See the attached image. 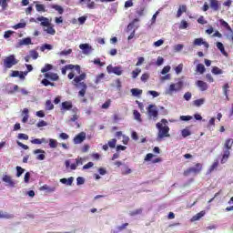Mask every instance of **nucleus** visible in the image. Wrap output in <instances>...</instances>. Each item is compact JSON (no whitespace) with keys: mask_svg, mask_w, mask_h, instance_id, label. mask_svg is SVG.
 <instances>
[{"mask_svg":"<svg viewBox=\"0 0 233 233\" xmlns=\"http://www.w3.org/2000/svg\"><path fill=\"white\" fill-rule=\"evenodd\" d=\"M212 74H214V76H219L221 74H223V71L218 67V66H214L211 70Z\"/></svg>","mask_w":233,"mask_h":233,"instance_id":"obj_36","label":"nucleus"},{"mask_svg":"<svg viewBox=\"0 0 233 233\" xmlns=\"http://www.w3.org/2000/svg\"><path fill=\"white\" fill-rule=\"evenodd\" d=\"M183 86H185L183 80H178L175 84H170L169 87L166 90V95L173 96L176 92H181V90H183Z\"/></svg>","mask_w":233,"mask_h":233,"instance_id":"obj_3","label":"nucleus"},{"mask_svg":"<svg viewBox=\"0 0 233 233\" xmlns=\"http://www.w3.org/2000/svg\"><path fill=\"white\" fill-rule=\"evenodd\" d=\"M41 52H45V50H52V45L45 44L40 48Z\"/></svg>","mask_w":233,"mask_h":233,"instance_id":"obj_50","label":"nucleus"},{"mask_svg":"<svg viewBox=\"0 0 233 233\" xmlns=\"http://www.w3.org/2000/svg\"><path fill=\"white\" fill-rule=\"evenodd\" d=\"M141 74V68H136L135 70H133L132 72H131V75H132V78L133 79H136V78H137V76H139Z\"/></svg>","mask_w":233,"mask_h":233,"instance_id":"obj_33","label":"nucleus"},{"mask_svg":"<svg viewBox=\"0 0 233 233\" xmlns=\"http://www.w3.org/2000/svg\"><path fill=\"white\" fill-rule=\"evenodd\" d=\"M57 140L54 139V138H50L49 139V147L50 148H57Z\"/></svg>","mask_w":233,"mask_h":233,"instance_id":"obj_38","label":"nucleus"},{"mask_svg":"<svg viewBox=\"0 0 233 233\" xmlns=\"http://www.w3.org/2000/svg\"><path fill=\"white\" fill-rule=\"evenodd\" d=\"M209 6L214 10V12H218L219 10V1L218 0H209Z\"/></svg>","mask_w":233,"mask_h":233,"instance_id":"obj_17","label":"nucleus"},{"mask_svg":"<svg viewBox=\"0 0 233 233\" xmlns=\"http://www.w3.org/2000/svg\"><path fill=\"white\" fill-rule=\"evenodd\" d=\"M232 145H233V139L232 138H228L225 141L224 147L227 150L230 151L232 149Z\"/></svg>","mask_w":233,"mask_h":233,"instance_id":"obj_22","label":"nucleus"},{"mask_svg":"<svg viewBox=\"0 0 233 233\" xmlns=\"http://www.w3.org/2000/svg\"><path fill=\"white\" fill-rule=\"evenodd\" d=\"M217 48H218V50H220L221 54L223 56H228V53H227V51H225V46H223V43L221 42H217Z\"/></svg>","mask_w":233,"mask_h":233,"instance_id":"obj_21","label":"nucleus"},{"mask_svg":"<svg viewBox=\"0 0 233 233\" xmlns=\"http://www.w3.org/2000/svg\"><path fill=\"white\" fill-rule=\"evenodd\" d=\"M168 121L163 118L161 122H157L156 127L158 130L157 136V141H162L165 137H170V127L167 125Z\"/></svg>","mask_w":233,"mask_h":233,"instance_id":"obj_1","label":"nucleus"},{"mask_svg":"<svg viewBox=\"0 0 233 233\" xmlns=\"http://www.w3.org/2000/svg\"><path fill=\"white\" fill-rule=\"evenodd\" d=\"M147 114L156 121V119H157V116H159V111H157V107L156 106L149 105L147 107Z\"/></svg>","mask_w":233,"mask_h":233,"instance_id":"obj_10","label":"nucleus"},{"mask_svg":"<svg viewBox=\"0 0 233 233\" xmlns=\"http://www.w3.org/2000/svg\"><path fill=\"white\" fill-rule=\"evenodd\" d=\"M205 41H203V38H196L193 42V45L195 46H201Z\"/></svg>","mask_w":233,"mask_h":233,"instance_id":"obj_44","label":"nucleus"},{"mask_svg":"<svg viewBox=\"0 0 233 233\" xmlns=\"http://www.w3.org/2000/svg\"><path fill=\"white\" fill-rule=\"evenodd\" d=\"M12 218H14V215L12 214H8V213H0V218L1 219H12Z\"/></svg>","mask_w":233,"mask_h":233,"instance_id":"obj_34","label":"nucleus"},{"mask_svg":"<svg viewBox=\"0 0 233 233\" xmlns=\"http://www.w3.org/2000/svg\"><path fill=\"white\" fill-rule=\"evenodd\" d=\"M12 34H14V31H11V30L5 31L4 34L5 39H8L12 37Z\"/></svg>","mask_w":233,"mask_h":233,"instance_id":"obj_59","label":"nucleus"},{"mask_svg":"<svg viewBox=\"0 0 233 233\" xmlns=\"http://www.w3.org/2000/svg\"><path fill=\"white\" fill-rule=\"evenodd\" d=\"M218 166H219V161L215 160L214 163L209 167V172H214Z\"/></svg>","mask_w":233,"mask_h":233,"instance_id":"obj_43","label":"nucleus"},{"mask_svg":"<svg viewBox=\"0 0 233 233\" xmlns=\"http://www.w3.org/2000/svg\"><path fill=\"white\" fill-rule=\"evenodd\" d=\"M170 72V66H166L163 67L161 74L162 76H165Z\"/></svg>","mask_w":233,"mask_h":233,"instance_id":"obj_52","label":"nucleus"},{"mask_svg":"<svg viewBox=\"0 0 233 233\" xmlns=\"http://www.w3.org/2000/svg\"><path fill=\"white\" fill-rule=\"evenodd\" d=\"M70 54H72V49L61 51L58 56H70Z\"/></svg>","mask_w":233,"mask_h":233,"instance_id":"obj_53","label":"nucleus"},{"mask_svg":"<svg viewBox=\"0 0 233 233\" xmlns=\"http://www.w3.org/2000/svg\"><path fill=\"white\" fill-rule=\"evenodd\" d=\"M51 8H53L54 10H56V12H58V14L60 15H63V13L65 12V9H63L61 5H52Z\"/></svg>","mask_w":233,"mask_h":233,"instance_id":"obj_30","label":"nucleus"},{"mask_svg":"<svg viewBox=\"0 0 233 233\" xmlns=\"http://www.w3.org/2000/svg\"><path fill=\"white\" fill-rule=\"evenodd\" d=\"M68 79H73V83H75V85H81L82 81H85V79H86V73H82L79 76H76V73H74V71H71L68 75H67Z\"/></svg>","mask_w":233,"mask_h":233,"instance_id":"obj_5","label":"nucleus"},{"mask_svg":"<svg viewBox=\"0 0 233 233\" xmlns=\"http://www.w3.org/2000/svg\"><path fill=\"white\" fill-rule=\"evenodd\" d=\"M17 63H19V60L15 59V55H10L4 59L5 68H12V66H15Z\"/></svg>","mask_w":233,"mask_h":233,"instance_id":"obj_6","label":"nucleus"},{"mask_svg":"<svg viewBox=\"0 0 233 233\" xmlns=\"http://www.w3.org/2000/svg\"><path fill=\"white\" fill-rule=\"evenodd\" d=\"M144 63H145V57L139 56L136 64V66H141V65H143Z\"/></svg>","mask_w":233,"mask_h":233,"instance_id":"obj_56","label":"nucleus"},{"mask_svg":"<svg viewBox=\"0 0 233 233\" xmlns=\"http://www.w3.org/2000/svg\"><path fill=\"white\" fill-rule=\"evenodd\" d=\"M176 74H181L183 72V64H179L176 68H175Z\"/></svg>","mask_w":233,"mask_h":233,"instance_id":"obj_55","label":"nucleus"},{"mask_svg":"<svg viewBox=\"0 0 233 233\" xmlns=\"http://www.w3.org/2000/svg\"><path fill=\"white\" fill-rule=\"evenodd\" d=\"M32 45V38L25 37L18 42V46Z\"/></svg>","mask_w":233,"mask_h":233,"instance_id":"obj_19","label":"nucleus"},{"mask_svg":"<svg viewBox=\"0 0 233 233\" xmlns=\"http://www.w3.org/2000/svg\"><path fill=\"white\" fill-rule=\"evenodd\" d=\"M141 81L143 83H147V81H148V79H150V75L148 73H144L141 77H140Z\"/></svg>","mask_w":233,"mask_h":233,"instance_id":"obj_45","label":"nucleus"},{"mask_svg":"<svg viewBox=\"0 0 233 233\" xmlns=\"http://www.w3.org/2000/svg\"><path fill=\"white\" fill-rule=\"evenodd\" d=\"M74 108V105L72 104V101H65L62 102L61 110H71Z\"/></svg>","mask_w":233,"mask_h":233,"instance_id":"obj_12","label":"nucleus"},{"mask_svg":"<svg viewBox=\"0 0 233 233\" xmlns=\"http://www.w3.org/2000/svg\"><path fill=\"white\" fill-rule=\"evenodd\" d=\"M2 181H4V183H8L9 187H15V182H14V180H12V177L8 175H5Z\"/></svg>","mask_w":233,"mask_h":233,"instance_id":"obj_16","label":"nucleus"},{"mask_svg":"<svg viewBox=\"0 0 233 233\" xmlns=\"http://www.w3.org/2000/svg\"><path fill=\"white\" fill-rule=\"evenodd\" d=\"M85 139H86V133L80 132L74 137L73 142L75 145H81Z\"/></svg>","mask_w":233,"mask_h":233,"instance_id":"obj_11","label":"nucleus"},{"mask_svg":"<svg viewBox=\"0 0 233 233\" xmlns=\"http://www.w3.org/2000/svg\"><path fill=\"white\" fill-rule=\"evenodd\" d=\"M131 94L134 96V97H138V96H141L143 94V90L137 89V88H132Z\"/></svg>","mask_w":233,"mask_h":233,"instance_id":"obj_29","label":"nucleus"},{"mask_svg":"<svg viewBox=\"0 0 233 233\" xmlns=\"http://www.w3.org/2000/svg\"><path fill=\"white\" fill-rule=\"evenodd\" d=\"M80 86H82V89L78 92V95L80 96V97H85V94H86L87 86L85 82H81Z\"/></svg>","mask_w":233,"mask_h":233,"instance_id":"obj_20","label":"nucleus"},{"mask_svg":"<svg viewBox=\"0 0 233 233\" xmlns=\"http://www.w3.org/2000/svg\"><path fill=\"white\" fill-rule=\"evenodd\" d=\"M52 68H54V66L50 64H46L42 69L41 72L42 74H46V72H50V70H52Z\"/></svg>","mask_w":233,"mask_h":233,"instance_id":"obj_31","label":"nucleus"},{"mask_svg":"<svg viewBox=\"0 0 233 233\" xmlns=\"http://www.w3.org/2000/svg\"><path fill=\"white\" fill-rule=\"evenodd\" d=\"M142 213H143V209L138 208V209L130 211L129 216H139V214H142Z\"/></svg>","mask_w":233,"mask_h":233,"instance_id":"obj_48","label":"nucleus"},{"mask_svg":"<svg viewBox=\"0 0 233 233\" xmlns=\"http://www.w3.org/2000/svg\"><path fill=\"white\" fill-rule=\"evenodd\" d=\"M65 165H66V168H71V170H76L79 165H83V158L78 157L77 158H76V163L71 165H70V160H66Z\"/></svg>","mask_w":233,"mask_h":233,"instance_id":"obj_8","label":"nucleus"},{"mask_svg":"<svg viewBox=\"0 0 233 233\" xmlns=\"http://www.w3.org/2000/svg\"><path fill=\"white\" fill-rule=\"evenodd\" d=\"M181 121H190L192 119L191 116H180Z\"/></svg>","mask_w":233,"mask_h":233,"instance_id":"obj_64","label":"nucleus"},{"mask_svg":"<svg viewBox=\"0 0 233 233\" xmlns=\"http://www.w3.org/2000/svg\"><path fill=\"white\" fill-rule=\"evenodd\" d=\"M18 139H24L25 141H28V135L25 133L18 134Z\"/></svg>","mask_w":233,"mask_h":233,"instance_id":"obj_58","label":"nucleus"},{"mask_svg":"<svg viewBox=\"0 0 233 233\" xmlns=\"http://www.w3.org/2000/svg\"><path fill=\"white\" fill-rule=\"evenodd\" d=\"M32 145H42V143H46V138H35L31 140Z\"/></svg>","mask_w":233,"mask_h":233,"instance_id":"obj_27","label":"nucleus"},{"mask_svg":"<svg viewBox=\"0 0 233 233\" xmlns=\"http://www.w3.org/2000/svg\"><path fill=\"white\" fill-rule=\"evenodd\" d=\"M203 170V164L197 163L195 167H188L184 171L183 175L187 177L190 176V174H194L195 176L199 174Z\"/></svg>","mask_w":233,"mask_h":233,"instance_id":"obj_4","label":"nucleus"},{"mask_svg":"<svg viewBox=\"0 0 233 233\" xmlns=\"http://www.w3.org/2000/svg\"><path fill=\"white\" fill-rule=\"evenodd\" d=\"M219 23H220V25L223 26V28L228 30V32H232V27H230V25H228V23H227V21L220 19Z\"/></svg>","mask_w":233,"mask_h":233,"instance_id":"obj_23","label":"nucleus"},{"mask_svg":"<svg viewBox=\"0 0 233 233\" xmlns=\"http://www.w3.org/2000/svg\"><path fill=\"white\" fill-rule=\"evenodd\" d=\"M228 157H230V151L228 150L224 151V155L221 159V164L223 165L227 163V161L228 160Z\"/></svg>","mask_w":233,"mask_h":233,"instance_id":"obj_25","label":"nucleus"},{"mask_svg":"<svg viewBox=\"0 0 233 233\" xmlns=\"http://www.w3.org/2000/svg\"><path fill=\"white\" fill-rule=\"evenodd\" d=\"M66 70H72V72H74V70H76V74H81V66L79 65H66L64 67H62L61 72L63 76H66Z\"/></svg>","mask_w":233,"mask_h":233,"instance_id":"obj_7","label":"nucleus"},{"mask_svg":"<svg viewBox=\"0 0 233 233\" xmlns=\"http://www.w3.org/2000/svg\"><path fill=\"white\" fill-rule=\"evenodd\" d=\"M110 103H112V101H110V100L106 101V102L102 105V108H104V109L109 108Z\"/></svg>","mask_w":233,"mask_h":233,"instance_id":"obj_63","label":"nucleus"},{"mask_svg":"<svg viewBox=\"0 0 233 233\" xmlns=\"http://www.w3.org/2000/svg\"><path fill=\"white\" fill-rule=\"evenodd\" d=\"M8 3H10V0H0V6L3 10H6V8H8Z\"/></svg>","mask_w":233,"mask_h":233,"instance_id":"obj_37","label":"nucleus"},{"mask_svg":"<svg viewBox=\"0 0 233 233\" xmlns=\"http://www.w3.org/2000/svg\"><path fill=\"white\" fill-rule=\"evenodd\" d=\"M136 23H139L138 18L133 19V21L128 24L127 28V32H130V30L134 29V26H136Z\"/></svg>","mask_w":233,"mask_h":233,"instance_id":"obj_24","label":"nucleus"},{"mask_svg":"<svg viewBox=\"0 0 233 233\" xmlns=\"http://www.w3.org/2000/svg\"><path fill=\"white\" fill-rule=\"evenodd\" d=\"M197 86H198L201 92H205L206 90H208V85L203 80L197 81Z\"/></svg>","mask_w":233,"mask_h":233,"instance_id":"obj_13","label":"nucleus"},{"mask_svg":"<svg viewBox=\"0 0 233 233\" xmlns=\"http://www.w3.org/2000/svg\"><path fill=\"white\" fill-rule=\"evenodd\" d=\"M104 77H105V74L101 73L96 76L95 83L98 85V83H101V79H103Z\"/></svg>","mask_w":233,"mask_h":233,"instance_id":"obj_57","label":"nucleus"},{"mask_svg":"<svg viewBox=\"0 0 233 233\" xmlns=\"http://www.w3.org/2000/svg\"><path fill=\"white\" fill-rule=\"evenodd\" d=\"M79 48L83 50L84 54H90L92 52V46L88 44H81Z\"/></svg>","mask_w":233,"mask_h":233,"instance_id":"obj_15","label":"nucleus"},{"mask_svg":"<svg viewBox=\"0 0 233 233\" xmlns=\"http://www.w3.org/2000/svg\"><path fill=\"white\" fill-rule=\"evenodd\" d=\"M178 28L179 30H187V28H188V22H187V20H182Z\"/></svg>","mask_w":233,"mask_h":233,"instance_id":"obj_32","label":"nucleus"},{"mask_svg":"<svg viewBox=\"0 0 233 233\" xmlns=\"http://www.w3.org/2000/svg\"><path fill=\"white\" fill-rule=\"evenodd\" d=\"M35 9L37 12H46V10L45 9V5L43 4H36Z\"/></svg>","mask_w":233,"mask_h":233,"instance_id":"obj_47","label":"nucleus"},{"mask_svg":"<svg viewBox=\"0 0 233 233\" xmlns=\"http://www.w3.org/2000/svg\"><path fill=\"white\" fill-rule=\"evenodd\" d=\"M116 143H117V140L116 138H113V139L108 141V147L110 148H116Z\"/></svg>","mask_w":233,"mask_h":233,"instance_id":"obj_49","label":"nucleus"},{"mask_svg":"<svg viewBox=\"0 0 233 233\" xmlns=\"http://www.w3.org/2000/svg\"><path fill=\"white\" fill-rule=\"evenodd\" d=\"M206 212L205 211H200L199 213H198L197 215H195L193 217V221H198V219H201V218H203V216H205Z\"/></svg>","mask_w":233,"mask_h":233,"instance_id":"obj_40","label":"nucleus"},{"mask_svg":"<svg viewBox=\"0 0 233 233\" xmlns=\"http://www.w3.org/2000/svg\"><path fill=\"white\" fill-rule=\"evenodd\" d=\"M181 134H182V137H188V136H190V130L183 129Z\"/></svg>","mask_w":233,"mask_h":233,"instance_id":"obj_60","label":"nucleus"},{"mask_svg":"<svg viewBox=\"0 0 233 233\" xmlns=\"http://www.w3.org/2000/svg\"><path fill=\"white\" fill-rule=\"evenodd\" d=\"M228 88H230V86H228V84H225L223 86V91L226 97H228Z\"/></svg>","mask_w":233,"mask_h":233,"instance_id":"obj_54","label":"nucleus"},{"mask_svg":"<svg viewBox=\"0 0 233 233\" xmlns=\"http://www.w3.org/2000/svg\"><path fill=\"white\" fill-rule=\"evenodd\" d=\"M46 110H54V104L52 103L51 100H46Z\"/></svg>","mask_w":233,"mask_h":233,"instance_id":"obj_46","label":"nucleus"},{"mask_svg":"<svg viewBox=\"0 0 233 233\" xmlns=\"http://www.w3.org/2000/svg\"><path fill=\"white\" fill-rule=\"evenodd\" d=\"M14 30H19V28H26V24L25 22L18 23L13 26Z\"/></svg>","mask_w":233,"mask_h":233,"instance_id":"obj_39","label":"nucleus"},{"mask_svg":"<svg viewBox=\"0 0 233 233\" xmlns=\"http://www.w3.org/2000/svg\"><path fill=\"white\" fill-rule=\"evenodd\" d=\"M133 116L137 121H139V123H141V113H139V111L134 110Z\"/></svg>","mask_w":233,"mask_h":233,"instance_id":"obj_42","label":"nucleus"},{"mask_svg":"<svg viewBox=\"0 0 233 233\" xmlns=\"http://www.w3.org/2000/svg\"><path fill=\"white\" fill-rule=\"evenodd\" d=\"M92 167H94V163L88 162L87 164L83 166V170H88V168H92Z\"/></svg>","mask_w":233,"mask_h":233,"instance_id":"obj_61","label":"nucleus"},{"mask_svg":"<svg viewBox=\"0 0 233 233\" xmlns=\"http://www.w3.org/2000/svg\"><path fill=\"white\" fill-rule=\"evenodd\" d=\"M23 174H25V168L17 166L16 167V177H21V176H23Z\"/></svg>","mask_w":233,"mask_h":233,"instance_id":"obj_41","label":"nucleus"},{"mask_svg":"<svg viewBox=\"0 0 233 233\" xmlns=\"http://www.w3.org/2000/svg\"><path fill=\"white\" fill-rule=\"evenodd\" d=\"M37 21L41 22V26H46V28L45 29V32H46V34H50V35H56V29H54V25L50 24V20H48V18L45 16H39L37 17Z\"/></svg>","mask_w":233,"mask_h":233,"instance_id":"obj_2","label":"nucleus"},{"mask_svg":"<svg viewBox=\"0 0 233 233\" xmlns=\"http://www.w3.org/2000/svg\"><path fill=\"white\" fill-rule=\"evenodd\" d=\"M207 71V69L205 68V65L203 64H198L197 66V70L196 72H198V74H205V72Z\"/></svg>","mask_w":233,"mask_h":233,"instance_id":"obj_28","label":"nucleus"},{"mask_svg":"<svg viewBox=\"0 0 233 233\" xmlns=\"http://www.w3.org/2000/svg\"><path fill=\"white\" fill-rule=\"evenodd\" d=\"M24 181H25V183H29L30 182V172H26L25 174Z\"/></svg>","mask_w":233,"mask_h":233,"instance_id":"obj_62","label":"nucleus"},{"mask_svg":"<svg viewBox=\"0 0 233 233\" xmlns=\"http://www.w3.org/2000/svg\"><path fill=\"white\" fill-rule=\"evenodd\" d=\"M185 12H187V5H179V8L177 13V17L183 15V13H185Z\"/></svg>","mask_w":233,"mask_h":233,"instance_id":"obj_26","label":"nucleus"},{"mask_svg":"<svg viewBox=\"0 0 233 233\" xmlns=\"http://www.w3.org/2000/svg\"><path fill=\"white\" fill-rule=\"evenodd\" d=\"M204 104H205V98H199L193 101V105L195 106H201V105H204Z\"/></svg>","mask_w":233,"mask_h":233,"instance_id":"obj_35","label":"nucleus"},{"mask_svg":"<svg viewBox=\"0 0 233 233\" xmlns=\"http://www.w3.org/2000/svg\"><path fill=\"white\" fill-rule=\"evenodd\" d=\"M44 76L46 79H51V81H57L59 80V76L56 73H45Z\"/></svg>","mask_w":233,"mask_h":233,"instance_id":"obj_18","label":"nucleus"},{"mask_svg":"<svg viewBox=\"0 0 233 233\" xmlns=\"http://www.w3.org/2000/svg\"><path fill=\"white\" fill-rule=\"evenodd\" d=\"M71 112L73 114V116L70 118V121L72 123H76V121L79 119V115H77L79 114V109L77 107H74Z\"/></svg>","mask_w":233,"mask_h":233,"instance_id":"obj_14","label":"nucleus"},{"mask_svg":"<svg viewBox=\"0 0 233 233\" xmlns=\"http://www.w3.org/2000/svg\"><path fill=\"white\" fill-rule=\"evenodd\" d=\"M107 74H115L116 76L123 75V68L121 66H112L109 65L106 66Z\"/></svg>","mask_w":233,"mask_h":233,"instance_id":"obj_9","label":"nucleus"},{"mask_svg":"<svg viewBox=\"0 0 233 233\" xmlns=\"http://www.w3.org/2000/svg\"><path fill=\"white\" fill-rule=\"evenodd\" d=\"M29 54L33 59H37V57H39V53H37L35 50H31Z\"/></svg>","mask_w":233,"mask_h":233,"instance_id":"obj_51","label":"nucleus"}]
</instances>
